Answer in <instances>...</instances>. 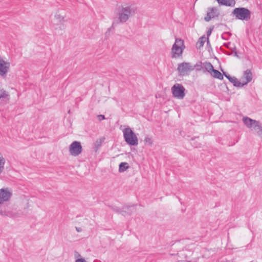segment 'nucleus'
I'll return each mask as SVG.
<instances>
[{"label": "nucleus", "mask_w": 262, "mask_h": 262, "mask_svg": "<svg viewBox=\"0 0 262 262\" xmlns=\"http://www.w3.org/2000/svg\"><path fill=\"white\" fill-rule=\"evenodd\" d=\"M136 10L133 5L125 4L118 7L117 15L120 23H125L130 17L134 15Z\"/></svg>", "instance_id": "obj_1"}, {"label": "nucleus", "mask_w": 262, "mask_h": 262, "mask_svg": "<svg viewBox=\"0 0 262 262\" xmlns=\"http://www.w3.org/2000/svg\"><path fill=\"white\" fill-rule=\"evenodd\" d=\"M232 14L237 19L248 21L251 18V12L247 8L239 7L233 10Z\"/></svg>", "instance_id": "obj_2"}, {"label": "nucleus", "mask_w": 262, "mask_h": 262, "mask_svg": "<svg viewBox=\"0 0 262 262\" xmlns=\"http://www.w3.org/2000/svg\"><path fill=\"white\" fill-rule=\"evenodd\" d=\"M123 137L125 142L130 145H137L138 140L134 132L129 127H126L123 130Z\"/></svg>", "instance_id": "obj_3"}, {"label": "nucleus", "mask_w": 262, "mask_h": 262, "mask_svg": "<svg viewBox=\"0 0 262 262\" xmlns=\"http://www.w3.org/2000/svg\"><path fill=\"white\" fill-rule=\"evenodd\" d=\"M243 121L247 127L253 128L256 131L257 135L262 138V126L260 125L258 121L247 117H244Z\"/></svg>", "instance_id": "obj_4"}, {"label": "nucleus", "mask_w": 262, "mask_h": 262, "mask_svg": "<svg viewBox=\"0 0 262 262\" xmlns=\"http://www.w3.org/2000/svg\"><path fill=\"white\" fill-rule=\"evenodd\" d=\"M185 89L180 83H176L171 88V92L174 98L182 99L185 96Z\"/></svg>", "instance_id": "obj_5"}, {"label": "nucleus", "mask_w": 262, "mask_h": 262, "mask_svg": "<svg viewBox=\"0 0 262 262\" xmlns=\"http://www.w3.org/2000/svg\"><path fill=\"white\" fill-rule=\"evenodd\" d=\"M183 46V40L176 38L172 48V58H176L182 55L183 50V49L182 48Z\"/></svg>", "instance_id": "obj_6"}, {"label": "nucleus", "mask_w": 262, "mask_h": 262, "mask_svg": "<svg viewBox=\"0 0 262 262\" xmlns=\"http://www.w3.org/2000/svg\"><path fill=\"white\" fill-rule=\"evenodd\" d=\"M195 66H191L189 62H182L178 64L177 70L180 75L184 76L190 71H193Z\"/></svg>", "instance_id": "obj_7"}, {"label": "nucleus", "mask_w": 262, "mask_h": 262, "mask_svg": "<svg viewBox=\"0 0 262 262\" xmlns=\"http://www.w3.org/2000/svg\"><path fill=\"white\" fill-rule=\"evenodd\" d=\"M69 151L71 155L77 156L82 152V146L80 143L78 141H74L70 145Z\"/></svg>", "instance_id": "obj_8"}, {"label": "nucleus", "mask_w": 262, "mask_h": 262, "mask_svg": "<svg viewBox=\"0 0 262 262\" xmlns=\"http://www.w3.org/2000/svg\"><path fill=\"white\" fill-rule=\"evenodd\" d=\"M10 68V63L0 58V76L5 77Z\"/></svg>", "instance_id": "obj_9"}, {"label": "nucleus", "mask_w": 262, "mask_h": 262, "mask_svg": "<svg viewBox=\"0 0 262 262\" xmlns=\"http://www.w3.org/2000/svg\"><path fill=\"white\" fill-rule=\"evenodd\" d=\"M12 192L8 188L0 189V204H3L10 200L12 196Z\"/></svg>", "instance_id": "obj_10"}, {"label": "nucleus", "mask_w": 262, "mask_h": 262, "mask_svg": "<svg viewBox=\"0 0 262 262\" xmlns=\"http://www.w3.org/2000/svg\"><path fill=\"white\" fill-rule=\"evenodd\" d=\"M219 13L216 8H209L208 9L206 16L204 17L206 21H209L211 18L218 16Z\"/></svg>", "instance_id": "obj_11"}, {"label": "nucleus", "mask_w": 262, "mask_h": 262, "mask_svg": "<svg viewBox=\"0 0 262 262\" xmlns=\"http://www.w3.org/2000/svg\"><path fill=\"white\" fill-rule=\"evenodd\" d=\"M252 79V74L250 70H247L245 71L244 75L242 78V84L243 86L246 85L247 83L250 82Z\"/></svg>", "instance_id": "obj_12"}, {"label": "nucleus", "mask_w": 262, "mask_h": 262, "mask_svg": "<svg viewBox=\"0 0 262 262\" xmlns=\"http://www.w3.org/2000/svg\"><path fill=\"white\" fill-rule=\"evenodd\" d=\"M135 205L124 206L122 210L120 213L123 215H126V214L130 215L135 211Z\"/></svg>", "instance_id": "obj_13"}, {"label": "nucleus", "mask_w": 262, "mask_h": 262, "mask_svg": "<svg viewBox=\"0 0 262 262\" xmlns=\"http://www.w3.org/2000/svg\"><path fill=\"white\" fill-rule=\"evenodd\" d=\"M218 3L222 5L228 6H234L235 2L234 0H216Z\"/></svg>", "instance_id": "obj_14"}, {"label": "nucleus", "mask_w": 262, "mask_h": 262, "mask_svg": "<svg viewBox=\"0 0 262 262\" xmlns=\"http://www.w3.org/2000/svg\"><path fill=\"white\" fill-rule=\"evenodd\" d=\"M228 79L233 84L234 86L241 88L243 86V84H242V82L239 81L235 77H231L230 76Z\"/></svg>", "instance_id": "obj_15"}, {"label": "nucleus", "mask_w": 262, "mask_h": 262, "mask_svg": "<svg viewBox=\"0 0 262 262\" xmlns=\"http://www.w3.org/2000/svg\"><path fill=\"white\" fill-rule=\"evenodd\" d=\"M211 75L215 78H217L220 80L223 79V76L221 72L214 69L212 71Z\"/></svg>", "instance_id": "obj_16"}, {"label": "nucleus", "mask_w": 262, "mask_h": 262, "mask_svg": "<svg viewBox=\"0 0 262 262\" xmlns=\"http://www.w3.org/2000/svg\"><path fill=\"white\" fill-rule=\"evenodd\" d=\"M129 167V165L126 162H121L119 164V171L120 172H123L128 169Z\"/></svg>", "instance_id": "obj_17"}, {"label": "nucleus", "mask_w": 262, "mask_h": 262, "mask_svg": "<svg viewBox=\"0 0 262 262\" xmlns=\"http://www.w3.org/2000/svg\"><path fill=\"white\" fill-rule=\"evenodd\" d=\"M204 68L205 69L206 71H207L208 73L211 74L212 71L213 70L214 68L212 64L210 62H205L203 64Z\"/></svg>", "instance_id": "obj_18"}, {"label": "nucleus", "mask_w": 262, "mask_h": 262, "mask_svg": "<svg viewBox=\"0 0 262 262\" xmlns=\"http://www.w3.org/2000/svg\"><path fill=\"white\" fill-rule=\"evenodd\" d=\"M5 164V159L3 157L2 154L0 152V174L3 171L4 169V165Z\"/></svg>", "instance_id": "obj_19"}, {"label": "nucleus", "mask_w": 262, "mask_h": 262, "mask_svg": "<svg viewBox=\"0 0 262 262\" xmlns=\"http://www.w3.org/2000/svg\"><path fill=\"white\" fill-rule=\"evenodd\" d=\"M206 41V38L205 36H202L201 37L197 43H196V46L197 47L199 48H201V47H203L204 45V43Z\"/></svg>", "instance_id": "obj_20"}, {"label": "nucleus", "mask_w": 262, "mask_h": 262, "mask_svg": "<svg viewBox=\"0 0 262 262\" xmlns=\"http://www.w3.org/2000/svg\"><path fill=\"white\" fill-rule=\"evenodd\" d=\"M9 96L8 92L3 89H0V99L7 98Z\"/></svg>", "instance_id": "obj_21"}, {"label": "nucleus", "mask_w": 262, "mask_h": 262, "mask_svg": "<svg viewBox=\"0 0 262 262\" xmlns=\"http://www.w3.org/2000/svg\"><path fill=\"white\" fill-rule=\"evenodd\" d=\"M102 141L101 139H98L96 141L95 143V146L96 148V151L100 147L102 144Z\"/></svg>", "instance_id": "obj_22"}, {"label": "nucleus", "mask_w": 262, "mask_h": 262, "mask_svg": "<svg viewBox=\"0 0 262 262\" xmlns=\"http://www.w3.org/2000/svg\"><path fill=\"white\" fill-rule=\"evenodd\" d=\"M145 142L148 143L149 145H151L152 144V142L151 139L149 137H146L144 140Z\"/></svg>", "instance_id": "obj_23"}, {"label": "nucleus", "mask_w": 262, "mask_h": 262, "mask_svg": "<svg viewBox=\"0 0 262 262\" xmlns=\"http://www.w3.org/2000/svg\"><path fill=\"white\" fill-rule=\"evenodd\" d=\"M97 117L99 121L105 119V116L103 115H99L97 116Z\"/></svg>", "instance_id": "obj_24"}, {"label": "nucleus", "mask_w": 262, "mask_h": 262, "mask_svg": "<svg viewBox=\"0 0 262 262\" xmlns=\"http://www.w3.org/2000/svg\"><path fill=\"white\" fill-rule=\"evenodd\" d=\"M75 262H86L83 258H79L76 260Z\"/></svg>", "instance_id": "obj_25"}, {"label": "nucleus", "mask_w": 262, "mask_h": 262, "mask_svg": "<svg viewBox=\"0 0 262 262\" xmlns=\"http://www.w3.org/2000/svg\"><path fill=\"white\" fill-rule=\"evenodd\" d=\"M223 74L227 79L229 78V77L230 76L229 74H227L226 72H223Z\"/></svg>", "instance_id": "obj_26"}, {"label": "nucleus", "mask_w": 262, "mask_h": 262, "mask_svg": "<svg viewBox=\"0 0 262 262\" xmlns=\"http://www.w3.org/2000/svg\"><path fill=\"white\" fill-rule=\"evenodd\" d=\"M223 74L227 79L229 78V77L230 76L229 74H227L226 72H223Z\"/></svg>", "instance_id": "obj_27"}, {"label": "nucleus", "mask_w": 262, "mask_h": 262, "mask_svg": "<svg viewBox=\"0 0 262 262\" xmlns=\"http://www.w3.org/2000/svg\"><path fill=\"white\" fill-rule=\"evenodd\" d=\"M212 30L210 29L207 32V35L208 36H209L211 33Z\"/></svg>", "instance_id": "obj_28"}, {"label": "nucleus", "mask_w": 262, "mask_h": 262, "mask_svg": "<svg viewBox=\"0 0 262 262\" xmlns=\"http://www.w3.org/2000/svg\"><path fill=\"white\" fill-rule=\"evenodd\" d=\"M76 230H77V232H81L82 231V229L81 228H79V227H76Z\"/></svg>", "instance_id": "obj_29"}, {"label": "nucleus", "mask_w": 262, "mask_h": 262, "mask_svg": "<svg viewBox=\"0 0 262 262\" xmlns=\"http://www.w3.org/2000/svg\"><path fill=\"white\" fill-rule=\"evenodd\" d=\"M194 66H195V67H198L197 70H200V69H201V68H202V67H201V66H200V65H197V64H196V65H195Z\"/></svg>", "instance_id": "obj_30"}, {"label": "nucleus", "mask_w": 262, "mask_h": 262, "mask_svg": "<svg viewBox=\"0 0 262 262\" xmlns=\"http://www.w3.org/2000/svg\"><path fill=\"white\" fill-rule=\"evenodd\" d=\"M55 16H56V17L58 16V18H59V19H60V18H61V19H63V17H60L59 16L56 15Z\"/></svg>", "instance_id": "obj_31"}, {"label": "nucleus", "mask_w": 262, "mask_h": 262, "mask_svg": "<svg viewBox=\"0 0 262 262\" xmlns=\"http://www.w3.org/2000/svg\"><path fill=\"white\" fill-rule=\"evenodd\" d=\"M194 146L195 147H196V148H197V147H200V146L197 145H194Z\"/></svg>", "instance_id": "obj_32"}, {"label": "nucleus", "mask_w": 262, "mask_h": 262, "mask_svg": "<svg viewBox=\"0 0 262 262\" xmlns=\"http://www.w3.org/2000/svg\"><path fill=\"white\" fill-rule=\"evenodd\" d=\"M110 29H108L107 31L106 32V34L110 32Z\"/></svg>", "instance_id": "obj_33"}]
</instances>
